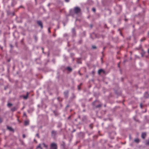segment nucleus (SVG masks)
<instances>
[{"label": "nucleus", "mask_w": 149, "mask_h": 149, "mask_svg": "<svg viewBox=\"0 0 149 149\" xmlns=\"http://www.w3.org/2000/svg\"><path fill=\"white\" fill-rule=\"evenodd\" d=\"M81 84H81H81H80V85H81Z\"/></svg>", "instance_id": "39"}, {"label": "nucleus", "mask_w": 149, "mask_h": 149, "mask_svg": "<svg viewBox=\"0 0 149 149\" xmlns=\"http://www.w3.org/2000/svg\"><path fill=\"white\" fill-rule=\"evenodd\" d=\"M16 109V108L15 107H14L11 109V111H15Z\"/></svg>", "instance_id": "14"}, {"label": "nucleus", "mask_w": 149, "mask_h": 149, "mask_svg": "<svg viewBox=\"0 0 149 149\" xmlns=\"http://www.w3.org/2000/svg\"><path fill=\"white\" fill-rule=\"evenodd\" d=\"M147 94V93L146 92H145V94Z\"/></svg>", "instance_id": "32"}, {"label": "nucleus", "mask_w": 149, "mask_h": 149, "mask_svg": "<svg viewBox=\"0 0 149 149\" xmlns=\"http://www.w3.org/2000/svg\"><path fill=\"white\" fill-rule=\"evenodd\" d=\"M148 54H149V49H148Z\"/></svg>", "instance_id": "30"}, {"label": "nucleus", "mask_w": 149, "mask_h": 149, "mask_svg": "<svg viewBox=\"0 0 149 149\" xmlns=\"http://www.w3.org/2000/svg\"><path fill=\"white\" fill-rule=\"evenodd\" d=\"M12 105V104L9 103H8V104H7V106L9 107H10Z\"/></svg>", "instance_id": "13"}, {"label": "nucleus", "mask_w": 149, "mask_h": 149, "mask_svg": "<svg viewBox=\"0 0 149 149\" xmlns=\"http://www.w3.org/2000/svg\"><path fill=\"white\" fill-rule=\"evenodd\" d=\"M74 10L75 13L77 14L78 13L80 12L81 9L78 7H76L74 8Z\"/></svg>", "instance_id": "2"}, {"label": "nucleus", "mask_w": 149, "mask_h": 149, "mask_svg": "<svg viewBox=\"0 0 149 149\" xmlns=\"http://www.w3.org/2000/svg\"><path fill=\"white\" fill-rule=\"evenodd\" d=\"M92 48L93 49H96V47L94 45L92 46Z\"/></svg>", "instance_id": "18"}, {"label": "nucleus", "mask_w": 149, "mask_h": 149, "mask_svg": "<svg viewBox=\"0 0 149 149\" xmlns=\"http://www.w3.org/2000/svg\"><path fill=\"white\" fill-rule=\"evenodd\" d=\"M57 146L56 143H52L51 144L50 149H57Z\"/></svg>", "instance_id": "3"}, {"label": "nucleus", "mask_w": 149, "mask_h": 149, "mask_svg": "<svg viewBox=\"0 0 149 149\" xmlns=\"http://www.w3.org/2000/svg\"><path fill=\"white\" fill-rule=\"evenodd\" d=\"M65 0L66 2H68L69 1V0Z\"/></svg>", "instance_id": "28"}, {"label": "nucleus", "mask_w": 149, "mask_h": 149, "mask_svg": "<svg viewBox=\"0 0 149 149\" xmlns=\"http://www.w3.org/2000/svg\"><path fill=\"white\" fill-rule=\"evenodd\" d=\"M145 53V52L144 51H143V52H142L141 54L142 56H143V55Z\"/></svg>", "instance_id": "17"}, {"label": "nucleus", "mask_w": 149, "mask_h": 149, "mask_svg": "<svg viewBox=\"0 0 149 149\" xmlns=\"http://www.w3.org/2000/svg\"><path fill=\"white\" fill-rule=\"evenodd\" d=\"M144 40H143V39H141V40L140 41L141 42H142V41H143Z\"/></svg>", "instance_id": "29"}, {"label": "nucleus", "mask_w": 149, "mask_h": 149, "mask_svg": "<svg viewBox=\"0 0 149 149\" xmlns=\"http://www.w3.org/2000/svg\"><path fill=\"white\" fill-rule=\"evenodd\" d=\"M29 121L28 120L25 121L24 122V125L26 126L28 125L29 124Z\"/></svg>", "instance_id": "10"}, {"label": "nucleus", "mask_w": 149, "mask_h": 149, "mask_svg": "<svg viewBox=\"0 0 149 149\" xmlns=\"http://www.w3.org/2000/svg\"><path fill=\"white\" fill-rule=\"evenodd\" d=\"M92 27V25H91V27Z\"/></svg>", "instance_id": "33"}, {"label": "nucleus", "mask_w": 149, "mask_h": 149, "mask_svg": "<svg viewBox=\"0 0 149 149\" xmlns=\"http://www.w3.org/2000/svg\"><path fill=\"white\" fill-rule=\"evenodd\" d=\"M47 146L44 143H42L41 145L39 144L37 147V148H40V149H47Z\"/></svg>", "instance_id": "1"}, {"label": "nucleus", "mask_w": 149, "mask_h": 149, "mask_svg": "<svg viewBox=\"0 0 149 149\" xmlns=\"http://www.w3.org/2000/svg\"><path fill=\"white\" fill-rule=\"evenodd\" d=\"M101 107V105L100 104H99L96 106V107L98 108V107Z\"/></svg>", "instance_id": "19"}, {"label": "nucleus", "mask_w": 149, "mask_h": 149, "mask_svg": "<svg viewBox=\"0 0 149 149\" xmlns=\"http://www.w3.org/2000/svg\"><path fill=\"white\" fill-rule=\"evenodd\" d=\"M42 50H43V48H42Z\"/></svg>", "instance_id": "38"}, {"label": "nucleus", "mask_w": 149, "mask_h": 149, "mask_svg": "<svg viewBox=\"0 0 149 149\" xmlns=\"http://www.w3.org/2000/svg\"><path fill=\"white\" fill-rule=\"evenodd\" d=\"M148 34L149 35V31L148 32Z\"/></svg>", "instance_id": "34"}, {"label": "nucleus", "mask_w": 149, "mask_h": 149, "mask_svg": "<svg viewBox=\"0 0 149 149\" xmlns=\"http://www.w3.org/2000/svg\"><path fill=\"white\" fill-rule=\"evenodd\" d=\"M36 136H37L38 137V138H40V137H39V134H36Z\"/></svg>", "instance_id": "21"}, {"label": "nucleus", "mask_w": 149, "mask_h": 149, "mask_svg": "<svg viewBox=\"0 0 149 149\" xmlns=\"http://www.w3.org/2000/svg\"><path fill=\"white\" fill-rule=\"evenodd\" d=\"M89 127H91V129H92L93 128V127L92 126V125H89Z\"/></svg>", "instance_id": "23"}, {"label": "nucleus", "mask_w": 149, "mask_h": 149, "mask_svg": "<svg viewBox=\"0 0 149 149\" xmlns=\"http://www.w3.org/2000/svg\"><path fill=\"white\" fill-rule=\"evenodd\" d=\"M140 106L141 108H142V104L141 103L140 104Z\"/></svg>", "instance_id": "25"}, {"label": "nucleus", "mask_w": 149, "mask_h": 149, "mask_svg": "<svg viewBox=\"0 0 149 149\" xmlns=\"http://www.w3.org/2000/svg\"><path fill=\"white\" fill-rule=\"evenodd\" d=\"M92 10L94 12H95V9L94 8H92Z\"/></svg>", "instance_id": "20"}, {"label": "nucleus", "mask_w": 149, "mask_h": 149, "mask_svg": "<svg viewBox=\"0 0 149 149\" xmlns=\"http://www.w3.org/2000/svg\"><path fill=\"white\" fill-rule=\"evenodd\" d=\"M101 72H103L104 73H105V71L102 69H100L98 71V73L99 74H100V73Z\"/></svg>", "instance_id": "8"}, {"label": "nucleus", "mask_w": 149, "mask_h": 149, "mask_svg": "<svg viewBox=\"0 0 149 149\" xmlns=\"http://www.w3.org/2000/svg\"><path fill=\"white\" fill-rule=\"evenodd\" d=\"M0 122L1 123L2 122L1 120H0Z\"/></svg>", "instance_id": "35"}, {"label": "nucleus", "mask_w": 149, "mask_h": 149, "mask_svg": "<svg viewBox=\"0 0 149 149\" xmlns=\"http://www.w3.org/2000/svg\"><path fill=\"white\" fill-rule=\"evenodd\" d=\"M28 93H27L26 95L24 96V99H26L28 97Z\"/></svg>", "instance_id": "16"}, {"label": "nucleus", "mask_w": 149, "mask_h": 149, "mask_svg": "<svg viewBox=\"0 0 149 149\" xmlns=\"http://www.w3.org/2000/svg\"><path fill=\"white\" fill-rule=\"evenodd\" d=\"M23 138H24L25 137V135L24 134L23 135Z\"/></svg>", "instance_id": "27"}, {"label": "nucleus", "mask_w": 149, "mask_h": 149, "mask_svg": "<svg viewBox=\"0 0 149 149\" xmlns=\"http://www.w3.org/2000/svg\"><path fill=\"white\" fill-rule=\"evenodd\" d=\"M7 128V129L8 130H9L10 131H11L14 132V130L11 127L8 126Z\"/></svg>", "instance_id": "9"}, {"label": "nucleus", "mask_w": 149, "mask_h": 149, "mask_svg": "<svg viewBox=\"0 0 149 149\" xmlns=\"http://www.w3.org/2000/svg\"><path fill=\"white\" fill-rule=\"evenodd\" d=\"M52 136L53 138H55L57 135V132L55 130H52L51 132Z\"/></svg>", "instance_id": "4"}, {"label": "nucleus", "mask_w": 149, "mask_h": 149, "mask_svg": "<svg viewBox=\"0 0 149 149\" xmlns=\"http://www.w3.org/2000/svg\"><path fill=\"white\" fill-rule=\"evenodd\" d=\"M24 116H26V114L25 113H24Z\"/></svg>", "instance_id": "26"}, {"label": "nucleus", "mask_w": 149, "mask_h": 149, "mask_svg": "<svg viewBox=\"0 0 149 149\" xmlns=\"http://www.w3.org/2000/svg\"><path fill=\"white\" fill-rule=\"evenodd\" d=\"M146 144L147 145H149V140H146Z\"/></svg>", "instance_id": "12"}, {"label": "nucleus", "mask_w": 149, "mask_h": 149, "mask_svg": "<svg viewBox=\"0 0 149 149\" xmlns=\"http://www.w3.org/2000/svg\"><path fill=\"white\" fill-rule=\"evenodd\" d=\"M78 89H79V90H80V88L79 87V86H78Z\"/></svg>", "instance_id": "31"}, {"label": "nucleus", "mask_w": 149, "mask_h": 149, "mask_svg": "<svg viewBox=\"0 0 149 149\" xmlns=\"http://www.w3.org/2000/svg\"><path fill=\"white\" fill-rule=\"evenodd\" d=\"M68 91H66L64 92V95L65 97L67 98L68 97Z\"/></svg>", "instance_id": "7"}, {"label": "nucleus", "mask_w": 149, "mask_h": 149, "mask_svg": "<svg viewBox=\"0 0 149 149\" xmlns=\"http://www.w3.org/2000/svg\"><path fill=\"white\" fill-rule=\"evenodd\" d=\"M58 127H60V126H58Z\"/></svg>", "instance_id": "36"}, {"label": "nucleus", "mask_w": 149, "mask_h": 149, "mask_svg": "<svg viewBox=\"0 0 149 149\" xmlns=\"http://www.w3.org/2000/svg\"><path fill=\"white\" fill-rule=\"evenodd\" d=\"M146 133L145 132H143L141 134V137L143 139H144L146 136Z\"/></svg>", "instance_id": "6"}, {"label": "nucleus", "mask_w": 149, "mask_h": 149, "mask_svg": "<svg viewBox=\"0 0 149 149\" xmlns=\"http://www.w3.org/2000/svg\"><path fill=\"white\" fill-rule=\"evenodd\" d=\"M10 61V60H8V62Z\"/></svg>", "instance_id": "37"}, {"label": "nucleus", "mask_w": 149, "mask_h": 149, "mask_svg": "<svg viewBox=\"0 0 149 149\" xmlns=\"http://www.w3.org/2000/svg\"><path fill=\"white\" fill-rule=\"evenodd\" d=\"M139 139L138 138L135 139L134 140V141L137 143H139Z\"/></svg>", "instance_id": "11"}, {"label": "nucleus", "mask_w": 149, "mask_h": 149, "mask_svg": "<svg viewBox=\"0 0 149 149\" xmlns=\"http://www.w3.org/2000/svg\"><path fill=\"white\" fill-rule=\"evenodd\" d=\"M72 32H74L75 31V29H72Z\"/></svg>", "instance_id": "24"}, {"label": "nucleus", "mask_w": 149, "mask_h": 149, "mask_svg": "<svg viewBox=\"0 0 149 149\" xmlns=\"http://www.w3.org/2000/svg\"><path fill=\"white\" fill-rule=\"evenodd\" d=\"M37 23L40 26L41 29H42L43 28V25H42V22L40 20L38 21H37Z\"/></svg>", "instance_id": "5"}, {"label": "nucleus", "mask_w": 149, "mask_h": 149, "mask_svg": "<svg viewBox=\"0 0 149 149\" xmlns=\"http://www.w3.org/2000/svg\"><path fill=\"white\" fill-rule=\"evenodd\" d=\"M48 32L49 33H50V29L49 28H48Z\"/></svg>", "instance_id": "22"}, {"label": "nucleus", "mask_w": 149, "mask_h": 149, "mask_svg": "<svg viewBox=\"0 0 149 149\" xmlns=\"http://www.w3.org/2000/svg\"><path fill=\"white\" fill-rule=\"evenodd\" d=\"M67 69L70 71H71L72 70V69L70 67H68L67 68Z\"/></svg>", "instance_id": "15"}]
</instances>
